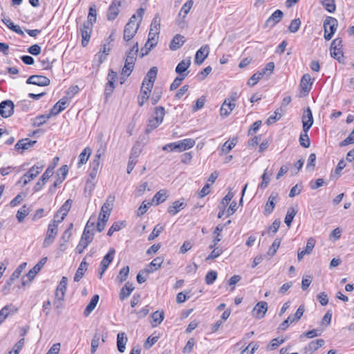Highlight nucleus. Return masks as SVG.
Here are the masks:
<instances>
[{"mask_svg":"<svg viewBox=\"0 0 354 354\" xmlns=\"http://www.w3.org/2000/svg\"><path fill=\"white\" fill-rule=\"evenodd\" d=\"M162 122H160L158 120L153 118L149 120L148 124L145 129V132L147 133H149L152 130L157 128Z\"/></svg>","mask_w":354,"mask_h":354,"instance_id":"nucleus-51","label":"nucleus"},{"mask_svg":"<svg viewBox=\"0 0 354 354\" xmlns=\"http://www.w3.org/2000/svg\"><path fill=\"white\" fill-rule=\"evenodd\" d=\"M124 227V223L122 221L114 222L108 230L107 235L111 236L115 232H118Z\"/></svg>","mask_w":354,"mask_h":354,"instance_id":"nucleus-49","label":"nucleus"},{"mask_svg":"<svg viewBox=\"0 0 354 354\" xmlns=\"http://www.w3.org/2000/svg\"><path fill=\"white\" fill-rule=\"evenodd\" d=\"M299 144L304 148H308L310 145V140L308 137V133L301 134L299 136Z\"/></svg>","mask_w":354,"mask_h":354,"instance_id":"nucleus-57","label":"nucleus"},{"mask_svg":"<svg viewBox=\"0 0 354 354\" xmlns=\"http://www.w3.org/2000/svg\"><path fill=\"white\" fill-rule=\"evenodd\" d=\"M324 344L325 341L323 339H318L315 341L310 342L306 347V349L308 351L313 353L317 351L319 348L322 347Z\"/></svg>","mask_w":354,"mask_h":354,"instance_id":"nucleus-40","label":"nucleus"},{"mask_svg":"<svg viewBox=\"0 0 354 354\" xmlns=\"http://www.w3.org/2000/svg\"><path fill=\"white\" fill-rule=\"evenodd\" d=\"M91 242L92 241H88L86 239H83V237H81L80 241L78 245L76 247V252L79 254L82 253L83 251L87 248L88 244Z\"/></svg>","mask_w":354,"mask_h":354,"instance_id":"nucleus-58","label":"nucleus"},{"mask_svg":"<svg viewBox=\"0 0 354 354\" xmlns=\"http://www.w3.org/2000/svg\"><path fill=\"white\" fill-rule=\"evenodd\" d=\"M36 142V140H30L28 138L21 139L16 143L15 148L17 150L28 149L30 147H32Z\"/></svg>","mask_w":354,"mask_h":354,"instance_id":"nucleus-31","label":"nucleus"},{"mask_svg":"<svg viewBox=\"0 0 354 354\" xmlns=\"http://www.w3.org/2000/svg\"><path fill=\"white\" fill-rule=\"evenodd\" d=\"M44 167V164L37 162L36 165L30 168L29 170L21 176L19 182L23 181V185H26L39 175V174L43 169Z\"/></svg>","mask_w":354,"mask_h":354,"instance_id":"nucleus-5","label":"nucleus"},{"mask_svg":"<svg viewBox=\"0 0 354 354\" xmlns=\"http://www.w3.org/2000/svg\"><path fill=\"white\" fill-rule=\"evenodd\" d=\"M315 240L313 237L309 238L307 241L306 246L305 249L303 250L304 254H310L315 247Z\"/></svg>","mask_w":354,"mask_h":354,"instance_id":"nucleus-60","label":"nucleus"},{"mask_svg":"<svg viewBox=\"0 0 354 354\" xmlns=\"http://www.w3.org/2000/svg\"><path fill=\"white\" fill-rule=\"evenodd\" d=\"M121 6V1L120 0H113L111 4L109 6L107 19L109 21L114 20L119 13V7Z\"/></svg>","mask_w":354,"mask_h":354,"instance_id":"nucleus-17","label":"nucleus"},{"mask_svg":"<svg viewBox=\"0 0 354 354\" xmlns=\"http://www.w3.org/2000/svg\"><path fill=\"white\" fill-rule=\"evenodd\" d=\"M159 35V32H154V31H149V35H148V40L145 44V47L147 48V50H146L145 53H142V57H143L145 55H147L148 52L153 48L157 44V39L156 36Z\"/></svg>","mask_w":354,"mask_h":354,"instance_id":"nucleus-25","label":"nucleus"},{"mask_svg":"<svg viewBox=\"0 0 354 354\" xmlns=\"http://www.w3.org/2000/svg\"><path fill=\"white\" fill-rule=\"evenodd\" d=\"M185 207L186 204L185 203L180 202V201H176L168 207L167 212L171 215H175Z\"/></svg>","mask_w":354,"mask_h":354,"instance_id":"nucleus-30","label":"nucleus"},{"mask_svg":"<svg viewBox=\"0 0 354 354\" xmlns=\"http://www.w3.org/2000/svg\"><path fill=\"white\" fill-rule=\"evenodd\" d=\"M155 119L158 120L160 122H162L164 116L165 115V110L163 106H157L155 109Z\"/></svg>","mask_w":354,"mask_h":354,"instance_id":"nucleus-61","label":"nucleus"},{"mask_svg":"<svg viewBox=\"0 0 354 354\" xmlns=\"http://www.w3.org/2000/svg\"><path fill=\"white\" fill-rule=\"evenodd\" d=\"M101 335L99 333H95L93 335V337L91 340V353L94 354L96 352L97 348L100 345Z\"/></svg>","mask_w":354,"mask_h":354,"instance_id":"nucleus-47","label":"nucleus"},{"mask_svg":"<svg viewBox=\"0 0 354 354\" xmlns=\"http://www.w3.org/2000/svg\"><path fill=\"white\" fill-rule=\"evenodd\" d=\"M194 5L193 0L187 1L183 6H182L179 13H178V21L179 24L181 22H185V19L187 17V15L189 12L191 8Z\"/></svg>","mask_w":354,"mask_h":354,"instance_id":"nucleus-21","label":"nucleus"},{"mask_svg":"<svg viewBox=\"0 0 354 354\" xmlns=\"http://www.w3.org/2000/svg\"><path fill=\"white\" fill-rule=\"evenodd\" d=\"M87 268H88V263L84 260H83L81 262V263H80L79 268H77L76 273L75 274V277H74L75 281L77 282V281H80V279L84 277V272L87 270Z\"/></svg>","mask_w":354,"mask_h":354,"instance_id":"nucleus-38","label":"nucleus"},{"mask_svg":"<svg viewBox=\"0 0 354 354\" xmlns=\"http://www.w3.org/2000/svg\"><path fill=\"white\" fill-rule=\"evenodd\" d=\"M73 201L71 199H68L60 207L59 211L57 212V214L54 216V218L56 219L57 216H59V214H61L62 216L60 217V219L57 220L58 223H61L65 218V216L67 215L68 212H69L70 209L72 206Z\"/></svg>","mask_w":354,"mask_h":354,"instance_id":"nucleus-22","label":"nucleus"},{"mask_svg":"<svg viewBox=\"0 0 354 354\" xmlns=\"http://www.w3.org/2000/svg\"><path fill=\"white\" fill-rule=\"evenodd\" d=\"M68 171V168L67 165H63L62 166L57 174V178L59 180H62V181H64V180L66 178V175Z\"/></svg>","mask_w":354,"mask_h":354,"instance_id":"nucleus-64","label":"nucleus"},{"mask_svg":"<svg viewBox=\"0 0 354 354\" xmlns=\"http://www.w3.org/2000/svg\"><path fill=\"white\" fill-rule=\"evenodd\" d=\"M278 194L277 193H272L266 202L263 213L266 216L270 215L274 210L277 203Z\"/></svg>","mask_w":354,"mask_h":354,"instance_id":"nucleus-18","label":"nucleus"},{"mask_svg":"<svg viewBox=\"0 0 354 354\" xmlns=\"http://www.w3.org/2000/svg\"><path fill=\"white\" fill-rule=\"evenodd\" d=\"M217 278V272L214 270L208 272L205 276V283L207 285L212 284Z\"/></svg>","mask_w":354,"mask_h":354,"instance_id":"nucleus-59","label":"nucleus"},{"mask_svg":"<svg viewBox=\"0 0 354 354\" xmlns=\"http://www.w3.org/2000/svg\"><path fill=\"white\" fill-rule=\"evenodd\" d=\"M305 311V308L303 305L300 306L295 314L292 316L290 315L286 320H284L279 326V328L282 330H286L290 324L295 321H298L303 316Z\"/></svg>","mask_w":354,"mask_h":354,"instance_id":"nucleus-7","label":"nucleus"},{"mask_svg":"<svg viewBox=\"0 0 354 354\" xmlns=\"http://www.w3.org/2000/svg\"><path fill=\"white\" fill-rule=\"evenodd\" d=\"M138 53V43L136 42L127 53L124 66L122 68V75L129 77L133 70L135 62Z\"/></svg>","mask_w":354,"mask_h":354,"instance_id":"nucleus-1","label":"nucleus"},{"mask_svg":"<svg viewBox=\"0 0 354 354\" xmlns=\"http://www.w3.org/2000/svg\"><path fill=\"white\" fill-rule=\"evenodd\" d=\"M157 73L158 68L156 66H153L151 68L144 78L142 86L153 88L154 82L157 77Z\"/></svg>","mask_w":354,"mask_h":354,"instance_id":"nucleus-12","label":"nucleus"},{"mask_svg":"<svg viewBox=\"0 0 354 354\" xmlns=\"http://www.w3.org/2000/svg\"><path fill=\"white\" fill-rule=\"evenodd\" d=\"M163 263V259L161 257H158L154 259L149 265L148 268H146L144 272L146 273L153 272L155 270H158L161 264Z\"/></svg>","mask_w":354,"mask_h":354,"instance_id":"nucleus-34","label":"nucleus"},{"mask_svg":"<svg viewBox=\"0 0 354 354\" xmlns=\"http://www.w3.org/2000/svg\"><path fill=\"white\" fill-rule=\"evenodd\" d=\"M297 214V211L293 207H290L288 209L284 222L289 227L291 225L292 220Z\"/></svg>","mask_w":354,"mask_h":354,"instance_id":"nucleus-48","label":"nucleus"},{"mask_svg":"<svg viewBox=\"0 0 354 354\" xmlns=\"http://www.w3.org/2000/svg\"><path fill=\"white\" fill-rule=\"evenodd\" d=\"M313 84V80L310 75L308 73L304 74L301 77L299 87L301 91L304 93V95L308 94Z\"/></svg>","mask_w":354,"mask_h":354,"instance_id":"nucleus-16","label":"nucleus"},{"mask_svg":"<svg viewBox=\"0 0 354 354\" xmlns=\"http://www.w3.org/2000/svg\"><path fill=\"white\" fill-rule=\"evenodd\" d=\"M185 42V37L181 35L178 34L174 37L169 44V48L171 50H176L180 48Z\"/></svg>","mask_w":354,"mask_h":354,"instance_id":"nucleus-28","label":"nucleus"},{"mask_svg":"<svg viewBox=\"0 0 354 354\" xmlns=\"http://www.w3.org/2000/svg\"><path fill=\"white\" fill-rule=\"evenodd\" d=\"M209 52L208 46H202L198 50L195 55V64L201 65L208 56Z\"/></svg>","mask_w":354,"mask_h":354,"instance_id":"nucleus-23","label":"nucleus"},{"mask_svg":"<svg viewBox=\"0 0 354 354\" xmlns=\"http://www.w3.org/2000/svg\"><path fill=\"white\" fill-rule=\"evenodd\" d=\"M234 193L232 192L231 188H229L228 193L225 195V196L222 199L221 205L222 207H226L227 205L230 203L232 198L234 197Z\"/></svg>","mask_w":354,"mask_h":354,"instance_id":"nucleus-63","label":"nucleus"},{"mask_svg":"<svg viewBox=\"0 0 354 354\" xmlns=\"http://www.w3.org/2000/svg\"><path fill=\"white\" fill-rule=\"evenodd\" d=\"M68 99L64 97L60 99L50 109V115H57L60 112L64 111L68 106Z\"/></svg>","mask_w":354,"mask_h":354,"instance_id":"nucleus-14","label":"nucleus"},{"mask_svg":"<svg viewBox=\"0 0 354 354\" xmlns=\"http://www.w3.org/2000/svg\"><path fill=\"white\" fill-rule=\"evenodd\" d=\"M67 283V277H62L55 292V298L64 299L66 291Z\"/></svg>","mask_w":354,"mask_h":354,"instance_id":"nucleus-24","label":"nucleus"},{"mask_svg":"<svg viewBox=\"0 0 354 354\" xmlns=\"http://www.w3.org/2000/svg\"><path fill=\"white\" fill-rule=\"evenodd\" d=\"M145 10L142 8H140L137 10V14L140 18L138 22H137L136 25H133V24H131V22H128L124 30L123 33V39L124 40L129 41H130L135 35L136 34L139 27L140 24L141 23L143 15H144Z\"/></svg>","mask_w":354,"mask_h":354,"instance_id":"nucleus-3","label":"nucleus"},{"mask_svg":"<svg viewBox=\"0 0 354 354\" xmlns=\"http://www.w3.org/2000/svg\"><path fill=\"white\" fill-rule=\"evenodd\" d=\"M195 145V140L192 138H185L178 142L165 145L162 147L164 151H178L179 152L189 149Z\"/></svg>","mask_w":354,"mask_h":354,"instance_id":"nucleus-2","label":"nucleus"},{"mask_svg":"<svg viewBox=\"0 0 354 354\" xmlns=\"http://www.w3.org/2000/svg\"><path fill=\"white\" fill-rule=\"evenodd\" d=\"M96 9L94 7H90L87 21L84 22V24L93 26V23H95L96 21Z\"/></svg>","mask_w":354,"mask_h":354,"instance_id":"nucleus-50","label":"nucleus"},{"mask_svg":"<svg viewBox=\"0 0 354 354\" xmlns=\"http://www.w3.org/2000/svg\"><path fill=\"white\" fill-rule=\"evenodd\" d=\"M264 76V72H257L252 75L250 80L248 81L247 84L249 86H254L259 80Z\"/></svg>","mask_w":354,"mask_h":354,"instance_id":"nucleus-45","label":"nucleus"},{"mask_svg":"<svg viewBox=\"0 0 354 354\" xmlns=\"http://www.w3.org/2000/svg\"><path fill=\"white\" fill-rule=\"evenodd\" d=\"M100 299V296L98 295H95L92 297L91 299L90 300L89 303L86 306L84 311V315L85 317H88L91 312L95 308L97 304L98 303Z\"/></svg>","mask_w":354,"mask_h":354,"instance_id":"nucleus-32","label":"nucleus"},{"mask_svg":"<svg viewBox=\"0 0 354 354\" xmlns=\"http://www.w3.org/2000/svg\"><path fill=\"white\" fill-rule=\"evenodd\" d=\"M283 12L281 10H275L272 15L267 19L266 24H271V26H274L278 24L283 18Z\"/></svg>","mask_w":354,"mask_h":354,"instance_id":"nucleus-29","label":"nucleus"},{"mask_svg":"<svg viewBox=\"0 0 354 354\" xmlns=\"http://www.w3.org/2000/svg\"><path fill=\"white\" fill-rule=\"evenodd\" d=\"M92 26H93L84 24L82 28L80 29L82 37V45L83 47H86L88 44L92 32Z\"/></svg>","mask_w":354,"mask_h":354,"instance_id":"nucleus-20","label":"nucleus"},{"mask_svg":"<svg viewBox=\"0 0 354 354\" xmlns=\"http://www.w3.org/2000/svg\"><path fill=\"white\" fill-rule=\"evenodd\" d=\"M129 273V267L128 266L123 267L119 274L117 275L116 280L120 283H122L126 279H127V277Z\"/></svg>","mask_w":354,"mask_h":354,"instance_id":"nucleus-44","label":"nucleus"},{"mask_svg":"<svg viewBox=\"0 0 354 354\" xmlns=\"http://www.w3.org/2000/svg\"><path fill=\"white\" fill-rule=\"evenodd\" d=\"M234 101L235 98H227L225 100L220 110L221 116L227 117L231 113L236 106L235 103H234Z\"/></svg>","mask_w":354,"mask_h":354,"instance_id":"nucleus-13","label":"nucleus"},{"mask_svg":"<svg viewBox=\"0 0 354 354\" xmlns=\"http://www.w3.org/2000/svg\"><path fill=\"white\" fill-rule=\"evenodd\" d=\"M152 319L156 324H153V327L157 326L160 324L164 319V312L163 311H156L151 315Z\"/></svg>","mask_w":354,"mask_h":354,"instance_id":"nucleus-46","label":"nucleus"},{"mask_svg":"<svg viewBox=\"0 0 354 354\" xmlns=\"http://www.w3.org/2000/svg\"><path fill=\"white\" fill-rule=\"evenodd\" d=\"M162 230H163V227L160 225H157L154 227L152 232L149 234V236L148 237V240L149 241L153 240L155 238H156L157 236H158L160 235V234L162 232Z\"/></svg>","mask_w":354,"mask_h":354,"instance_id":"nucleus-62","label":"nucleus"},{"mask_svg":"<svg viewBox=\"0 0 354 354\" xmlns=\"http://www.w3.org/2000/svg\"><path fill=\"white\" fill-rule=\"evenodd\" d=\"M50 82V81L48 77L38 75H31L26 80V84H34L39 86H48Z\"/></svg>","mask_w":354,"mask_h":354,"instance_id":"nucleus-10","label":"nucleus"},{"mask_svg":"<svg viewBox=\"0 0 354 354\" xmlns=\"http://www.w3.org/2000/svg\"><path fill=\"white\" fill-rule=\"evenodd\" d=\"M127 342V337L124 333H119L117 335V347L120 353H124L125 346Z\"/></svg>","mask_w":354,"mask_h":354,"instance_id":"nucleus-37","label":"nucleus"},{"mask_svg":"<svg viewBox=\"0 0 354 354\" xmlns=\"http://www.w3.org/2000/svg\"><path fill=\"white\" fill-rule=\"evenodd\" d=\"M115 197L113 195H109L105 203L101 207L100 213L99 216H103L104 218H109L111 212V210L113 207V203L115 201Z\"/></svg>","mask_w":354,"mask_h":354,"instance_id":"nucleus-9","label":"nucleus"},{"mask_svg":"<svg viewBox=\"0 0 354 354\" xmlns=\"http://www.w3.org/2000/svg\"><path fill=\"white\" fill-rule=\"evenodd\" d=\"M236 145V140L232 139V140L226 141L222 146L221 155L229 153Z\"/></svg>","mask_w":354,"mask_h":354,"instance_id":"nucleus-42","label":"nucleus"},{"mask_svg":"<svg viewBox=\"0 0 354 354\" xmlns=\"http://www.w3.org/2000/svg\"><path fill=\"white\" fill-rule=\"evenodd\" d=\"M323 6L329 12H333L335 10V4L334 0H319Z\"/></svg>","mask_w":354,"mask_h":354,"instance_id":"nucleus-52","label":"nucleus"},{"mask_svg":"<svg viewBox=\"0 0 354 354\" xmlns=\"http://www.w3.org/2000/svg\"><path fill=\"white\" fill-rule=\"evenodd\" d=\"M268 310V304L266 301H259L254 306L252 313L257 319L264 317Z\"/></svg>","mask_w":354,"mask_h":354,"instance_id":"nucleus-15","label":"nucleus"},{"mask_svg":"<svg viewBox=\"0 0 354 354\" xmlns=\"http://www.w3.org/2000/svg\"><path fill=\"white\" fill-rule=\"evenodd\" d=\"M133 290L134 286H133V284L129 282H127L124 287L120 290L119 295L120 300L123 301L127 297H129Z\"/></svg>","mask_w":354,"mask_h":354,"instance_id":"nucleus-33","label":"nucleus"},{"mask_svg":"<svg viewBox=\"0 0 354 354\" xmlns=\"http://www.w3.org/2000/svg\"><path fill=\"white\" fill-rule=\"evenodd\" d=\"M94 226L95 222L91 221V219L90 218L86 224L82 237L88 241H92L94 236Z\"/></svg>","mask_w":354,"mask_h":354,"instance_id":"nucleus-19","label":"nucleus"},{"mask_svg":"<svg viewBox=\"0 0 354 354\" xmlns=\"http://www.w3.org/2000/svg\"><path fill=\"white\" fill-rule=\"evenodd\" d=\"M300 26L301 20L299 18L295 19L290 22V24L288 26V30L290 32L295 33L299 30Z\"/></svg>","mask_w":354,"mask_h":354,"instance_id":"nucleus-56","label":"nucleus"},{"mask_svg":"<svg viewBox=\"0 0 354 354\" xmlns=\"http://www.w3.org/2000/svg\"><path fill=\"white\" fill-rule=\"evenodd\" d=\"M280 244H281V239H276L274 241V242L272 243V245L270 247V248L268 251V254L271 257L274 256L276 254L277 250L279 248Z\"/></svg>","mask_w":354,"mask_h":354,"instance_id":"nucleus-54","label":"nucleus"},{"mask_svg":"<svg viewBox=\"0 0 354 354\" xmlns=\"http://www.w3.org/2000/svg\"><path fill=\"white\" fill-rule=\"evenodd\" d=\"M167 197V191L165 189H160L154 195L152 202L155 203L156 205H159L165 201Z\"/></svg>","mask_w":354,"mask_h":354,"instance_id":"nucleus-39","label":"nucleus"},{"mask_svg":"<svg viewBox=\"0 0 354 354\" xmlns=\"http://www.w3.org/2000/svg\"><path fill=\"white\" fill-rule=\"evenodd\" d=\"M284 339H280L279 337L274 338L272 339L270 343L267 346V349L269 351L274 350L277 348L279 345L282 344L284 342Z\"/></svg>","mask_w":354,"mask_h":354,"instance_id":"nucleus-55","label":"nucleus"},{"mask_svg":"<svg viewBox=\"0 0 354 354\" xmlns=\"http://www.w3.org/2000/svg\"><path fill=\"white\" fill-rule=\"evenodd\" d=\"M30 212V207H27L26 205L22 206L18 211L16 215V217L17 218V221L19 223H21L24 218L26 217V216L28 215V214Z\"/></svg>","mask_w":354,"mask_h":354,"instance_id":"nucleus-41","label":"nucleus"},{"mask_svg":"<svg viewBox=\"0 0 354 354\" xmlns=\"http://www.w3.org/2000/svg\"><path fill=\"white\" fill-rule=\"evenodd\" d=\"M302 123H303V131L305 133H308L310 127L313 124V117L311 109L310 107H307V109L304 111L303 116H302Z\"/></svg>","mask_w":354,"mask_h":354,"instance_id":"nucleus-11","label":"nucleus"},{"mask_svg":"<svg viewBox=\"0 0 354 354\" xmlns=\"http://www.w3.org/2000/svg\"><path fill=\"white\" fill-rule=\"evenodd\" d=\"M115 250L113 248H111L108 253L103 257L100 266H103V268H107L109 264L113 261L115 256Z\"/></svg>","mask_w":354,"mask_h":354,"instance_id":"nucleus-35","label":"nucleus"},{"mask_svg":"<svg viewBox=\"0 0 354 354\" xmlns=\"http://www.w3.org/2000/svg\"><path fill=\"white\" fill-rule=\"evenodd\" d=\"M58 222L54 218L53 221L49 223L45 239L43 243L44 248L48 247L55 240L58 232Z\"/></svg>","mask_w":354,"mask_h":354,"instance_id":"nucleus-6","label":"nucleus"},{"mask_svg":"<svg viewBox=\"0 0 354 354\" xmlns=\"http://www.w3.org/2000/svg\"><path fill=\"white\" fill-rule=\"evenodd\" d=\"M160 17L158 15H156L152 20L151 24V31L160 32Z\"/></svg>","mask_w":354,"mask_h":354,"instance_id":"nucleus-53","label":"nucleus"},{"mask_svg":"<svg viewBox=\"0 0 354 354\" xmlns=\"http://www.w3.org/2000/svg\"><path fill=\"white\" fill-rule=\"evenodd\" d=\"M191 64L190 58L187 59H183L178 64L176 67L175 71L179 74L180 76L185 75V77L187 75L188 73H185Z\"/></svg>","mask_w":354,"mask_h":354,"instance_id":"nucleus-26","label":"nucleus"},{"mask_svg":"<svg viewBox=\"0 0 354 354\" xmlns=\"http://www.w3.org/2000/svg\"><path fill=\"white\" fill-rule=\"evenodd\" d=\"M15 105L12 101L10 100H3L0 103V115L8 118L14 113Z\"/></svg>","mask_w":354,"mask_h":354,"instance_id":"nucleus-8","label":"nucleus"},{"mask_svg":"<svg viewBox=\"0 0 354 354\" xmlns=\"http://www.w3.org/2000/svg\"><path fill=\"white\" fill-rule=\"evenodd\" d=\"M152 88L148 86H142L140 93L138 96V103L140 106H142L145 102L149 99Z\"/></svg>","mask_w":354,"mask_h":354,"instance_id":"nucleus-27","label":"nucleus"},{"mask_svg":"<svg viewBox=\"0 0 354 354\" xmlns=\"http://www.w3.org/2000/svg\"><path fill=\"white\" fill-rule=\"evenodd\" d=\"M91 153V149L89 147H86L83 150V151L79 156V166L84 165L87 162Z\"/></svg>","mask_w":354,"mask_h":354,"instance_id":"nucleus-43","label":"nucleus"},{"mask_svg":"<svg viewBox=\"0 0 354 354\" xmlns=\"http://www.w3.org/2000/svg\"><path fill=\"white\" fill-rule=\"evenodd\" d=\"M2 21L9 29L12 30L13 32L21 36L24 35V32L21 30V27L18 25H15L14 23L9 18H3L2 19Z\"/></svg>","mask_w":354,"mask_h":354,"instance_id":"nucleus-36","label":"nucleus"},{"mask_svg":"<svg viewBox=\"0 0 354 354\" xmlns=\"http://www.w3.org/2000/svg\"><path fill=\"white\" fill-rule=\"evenodd\" d=\"M338 25L337 20L333 17H327L324 21V39L327 41L331 39Z\"/></svg>","mask_w":354,"mask_h":354,"instance_id":"nucleus-4","label":"nucleus"}]
</instances>
